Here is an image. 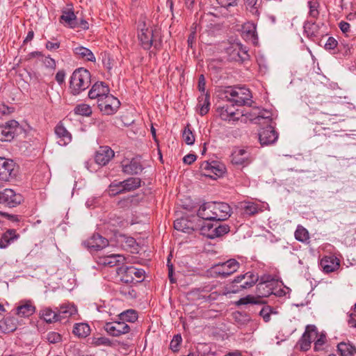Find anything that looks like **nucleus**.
Instances as JSON below:
<instances>
[{"instance_id":"obj_1","label":"nucleus","mask_w":356,"mask_h":356,"mask_svg":"<svg viewBox=\"0 0 356 356\" xmlns=\"http://www.w3.org/2000/svg\"><path fill=\"white\" fill-rule=\"evenodd\" d=\"M159 31L146 17H141L138 24V37L142 47L149 49L154 44L156 47V38Z\"/></svg>"},{"instance_id":"obj_2","label":"nucleus","mask_w":356,"mask_h":356,"mask_svg":"<svg viewBox=\"0 0 356 356\" xmlns=\"http://www.w3.org/2000/svg\"><path fill=\"white\" fill-rule=\"evenodd\" d=\"M90 73L88 70L83 67L76 70L70 77L71 93L77 95L86 90L90 85Z\"/></svg>"},{"instance_id":"obj_3","label":"nucleus","mask_w":356,"mask_h":356,"mask_svg":"<svg viewBox=\"0 0 356 356\" xmlns=\"http://www.w3.org/2000/svg\"><path fill=\"white\" fill-rule=\"evenodd\" d=\"M227 97L230 102L238 106L250 104L251 93L246 88H236L226 92Z\"/></svg>"},{"instance_id":"obj_4","label":"nucleus","mask_w":356,"mask_h":356,"mask_svg":"<svg viewBox=\"0 0 356 356\" xmlns=\"http://www.w3.org/2000/svg\"><path fill=\"white\" fill-rule=\"evenodd\" d=\"M225 51L228 55L229 59L232 61L243 62L249 58L246 47H243L241 43L238 41L229 42Z\"/></svg>"},{"instance_id":"obj_5","label":"nucleus","mask_w":356,"mask_h":356,"mask_svg":"<svg viewBox=\"0 0 356 356\" xmlns=\"http://www.w3.org/2000/svg\"><path fill=\"white\" fill-rule=\"evenodd\" d=\"M23 128L15 120H8L1 126V142H10L23 132Z\"/></svg>"},{"instance_id":"obj_6","label":"nucleus","mask_w":356,"mask_h":356,"mask_svg":"<svg viewBox=\"0 0 356 356\" xmlns=\"http://www.w3.org/2000/svg\"><path fill=\"white\" fill-rule=\"evenodd\" d=\"M100 111L105 115L115 113L120 106V101L110 93L97 102Z\"/></svg>"},{"instance_id":"obj_7","label":"nucleus","mask_w":356,"mask_h":356,"mask_svg":"<svg viewBox=\"0 0 356 356\" xmlns=\"http://www.w3.org/2000/svg\"><path fill=\"white\" fill-rule=\"evenodd\" d=\"M1 181H10L15 179L18 173V165L13 160L3 159L1 161Z\"/></svg>"},{"instance_id":"obj_8","label":"nucleus","mask_w":356,"mask_h":356,"mask_svg":"<svg viewBox=\"0 0 356 356\" xmlns=\"http://www.w3.org/2000/svg\"><path fill=\"white\" fill-rule=\"evenodd\" d=\"M104 328L105 331L113 337H120L129 332L130 327L123 321L118 318V321L106 322Z\"/></svg>"},{"instance_id":"obj_9","label":"nucleus","mask_w":356,"mask_h":356,"mask_svg":"<svg viewBox=\"0 0 356 356\" xmlns=\"http://www.w3.org/2000/svg\"><path fill=\"white\" fill-rule=\"evenodd\" d=\"M238 268L239 263L236 259H231L215 265L212 269L214 273L225 277L236 272Z\"/></svg>"},{"instance_id":"obj_10","label":"nucleus","mask_w":356,"mask_h":356,"mask_svg":"<svg viewBox=\"0 0 356 356\" xmlns=\"http://www.w3.org/2000/svg\"><path fill=\"white\" fill-rule=\"evenodd\" d=\"M232 163L234 165L245 167L253 160L251 153L247 149L236 148L231 155Z\"/></svg>"},{"instance_id":"obj_11","label":"nucleus","mask_w":356,"mask_h":356,"mask_svg":"<svg viewBox=\"0 0 356 356\" xmlns=\"http://www.w3.org/2000/svg\"><path fill=\"white\" fill-rule=\"evenodd\" d=\"M318 337V332L315 325H309L306 327L305 332H304L302 338L299 341L300 349L302 350H307L312 342Z\"/></svg>"},{"instance_id":"obj_12","label":"nucleus","mask_w":356,"mask_h":356,"mask_svg":"<svg viewBox=\"0 0 356 356\" xmlns=\"http://www.w3.org/2000/svg\"><path fill=\"white\" fill-rule=\"evenodd\" d=\"M23 201L22 196L15 193L13 189L6 188L1 192V204L8 207H15Z\"/></svg>"},{"instance_id":"obj_13","label":"nucleus","mask_w":356,"mask_h":356,"mask_svg":"<svg viewBox=\"0 0 356 356\" xmlns=\"http://www.w3.org/2000/svg\"><path fill=\"white\" fill-rule=\"evenodd\" d=\"M213 210L215 221H222L227 219L231 215V208L228 204L225 202H211Z\"/></svg>"},{"instance_id":"obj_14","label":"nucleus","mask_w":356,"mask_h":356,"mask_svg":"<svg viewBox=\"0 0 356 356\" xmlns=\"http://www.w3.org/2000/svg\"><path fill=\"white\" fill-rule=\"evenodd\" d=\"M278 138V134L271 125L264 128L259 133V140L262 146L273 144Z\"/></svg>"},{"instance_id":"obj_15","label":"nucleus","mask_w":356,"mask_h":356,"mask_svg":"<svg viewBox=\"0 0 356 356\" xmlns=\"http://www.w3.org/2000/svg\"><path fill=\"white\" fill-rule=\"evenodd\" d=\"M124 261V256L119 254H111L108 255H100L97 258V262L99 265L107 267H113L123 264Z\"/></svg>"},{"instance_id":"obj_16","label":"nucleus","mask_w":356,"mask_h":356,"mask_svg":"<svg viewBox=\"0 0 356 356\" xmlns=\"http://www.w3.org/2000/svg\"><path fill=\"white\" fill-rule=\"evenodd\" d=\"M237 110L235 108L233 104L231 105H223L222 106H219L216 109L217 115L225 121H237L238 120V117L236 115L238 113H236Z\"/></svg>"},{"instance_id":"obj_17","label":"nucleus","mask_w":356,"mask_h":356,"mask_svg":"<svg viewBox=\"0 0 356 356\" xmlns=\"http://www.w3.org/2000/svg\"><path fill=\"white\" fill-rule=\"evenodd\" d=\"M84 245L91 252L98 251L106 248L108 245V241L99 234H96L86 241Z\"/></svg>"},{"instance_id":"obj_18","label":"nucleus","mask_w":356,"mask_h":356,"mask_svg":"<svg viewBox=\"0 0 356 356\" xmlns=\"http://www.w3.org/2000/svg\"><path fill=\"white\" fill-rule=\"evenodd\" d=\"M110 90L108 86L104 82H97L89 90L88 97L90 99H96L97 102L108 95Z\"/></svg>"},{"instance_id":"obj_19","label":"nucleus","mask_w":356,"mask_h":356,"mask_svg":"<svg viewBox=\"0 0 356 356\" xmlns=\"http://www.w3.org/2000/svg\"><path fill=\"white\" fill-rule=\"evenodd\" d=\"M113 156L114 152L110 147H101L95 154V162L100 165H105Z\"/></svg>"},{"instance_id":"obj_20","label":"nucleus","mask_w":356,"mask_h":356,"mask_svg":"<svg viewBox=\"0 0 356 356\" xmlns=\"http://www.w3.org/2000/svg\"><path fill=\"white\" fill-rule=\"evenodd\" d=\"M321 266L324 272L331 273L337 269L339 266V261L334 256H325L321 260Z\"/></svg>"},{"instance_id":"obj_21","label":"nucleus","mask_w":356,"mask_h":356,"mask_svg":"<svg viewBox=\"0 0 356 356\" xmlns=\"http://www.w3.org/2000/svg\"><path fill=\"white\" fill-rule=\"evenodd\" d=\"M123 172L127 175H138L143 170V167L139 161L132 159L128 163L122 165Z\"/></svg>"},{"instance_id":"obj_22","label":"nucleus","mask_w":356,"mask_h":356,"mask_svg":"<svg viewBox=\"0 0 356 356\" xmlns=\"http://www.w3.org/2000/svg\"><path fill=\"white\" fill-rule=\"evenodd\" d=\"M35 310V307L31 301H22L17 308V314L21 317H28L32 315Z\"/></svg>"},{"instance_id":"obj_23","label":"nucleus","mask_w":356,"mask_h":356,"mask_svg":"<svg viewBox=\"0 0 356 356\" xmlns=\"http://www.w3.org/2000/svg\"><path fill=\"white\" fill-rule=\"evenodd\" d=\"M57 309V315L59 317V321L68 318L77 312V309L74 305L63 304L61 305L59 309Z\"/></svg>"},{"instance_id":"obj_24","label":"nucleus","mask_w":356,"mask_h":356,"mask_svg":"<svg viewBox=\"0 0 356 356\" xmlns=\"http://www.w3.org/2000/svg\"><path fill=\"white\" fill-rule=\"evenodd\" d=\"M212 207L211 202H207L200 206L197 211V216L202 220H215L213 210L210 209Z\"/></svg>"},{"instance_id":"obj_25","label":"nucleus","mask_w":356,"mask_h":356,"mask_svg":"<svg viewBox=\"0 0 356 356\" xmlns=\"http://www.w3.org/2000/svg\"><path fill=\"white\" fill-rule=\"evenodd\" d=\"M74 53L79 58L87 61L95 62L96 59L93 53L86 47L82 46L77 47L74 49Z\"/></svg>"},{"instance_id":"obj_26","label":"nucleus","mask_w":356,"mask_h":356,"mask_svg":"<svg viewBox=\"0 0 356 356\" xmlns=\"http://www.w3.org/2000/svg\"><path fill=\"white\" fill-rule=\"evenodd\" d=\"M55 133L59 138L58 143L65 145L71 141V135L67 130L62 125L58 124L55 128Z\"/></svg>"},{"instance_id":"obj_27","label":"nucleus","mask_w":356,"mask_h":356,"mask_svg":"<svg viewBox=\"0 0 356 356\" xmlns=\"http://www.w3.org/2000/svg\"><path fill=\"white\" fill-rule=\"evenodd\" d=\"M117 273L121 282L125 284H131L135 282V277L131 274V266H122L117 270Z\"/></svg>"},{"instance_id":"obj_28","label":"nucleus","mask_w":356,"mask_h":356,"mask_svg":"<svg viewBox=\"0 0 356 356\" xmlns=\"http://www.w3.org/2000/svg\"><path fill=\"white\" fill-rule=\"evenodd\" d=\"M76 17L71 9L63 10L60 16V21L63 22L70 28H76L78 25Z\"/></svg>"},{"instance_id":"obj_29","label":"nucleus","mask_w":356,"mask_h":356,"mask_svg":"<svg viewBox=\"0 0 356 356\" xmlns=\"http://www.w3.org/2000/svg\"><path fill=\"white\" fill-rule=\"evenodd\" d=\"M200 227L201 234L207 238H213V234L214 232V227H216L215 220H202L199 224Z\"/></svg>"},{"instance_id":"obj_30","label":"nucleus","mask_w":356,"mask_h":356,"mask_svg":"<svg viewBox=\"0 0 356 356\" xmlns=\"http://www.w3.org/2000/svg\"><path fill=\"white\" fill-rule=\"evenodd\" d=\"M40 318L48 323H54L59 321L57 315V310H52L50 307H44L40 312Z\"/></svg>"},{"instance_id":"obj_31","label":"nucleus","mask_w":356,"mask_h":356,"mask_svg":"<svg viewBox=\"0 0 356 356\" xmlns=\"http://www.w3.org/2000/svg\"><path fill=\"white\" fill-rule=\"evenodd\" d=\"M217 284L213 282H211L200 286L197 289V291L200 293H211L208 298L212 300H216V297L221 293V291L217 289Z\"/></svg>"},{"instance_id":"obj_32","label":"nucleus","mask_w":356,"mask_h":356,"mask_svg":"<svg viewBox=\"0 0 356 356\" xmlns=\"http://www.w3.org/2000/svg\"><path fill=\"white\" fill-rule=\"evenodd\" d=\"M19 238V234H16V231L13 229H8L1 236V249L7 248L10 244L13 243Z\"/></svg>"},{"instance_id":"obj_33","label":"nucleus","mask_w":356,"mask_h":356,"mask_svg":"<svg viewBox=\"0 0 356 356\" xmlns=\"http://www.w3.org/2000/svg\"><path fill=\"white\" fill-rule=\"evenodd\" d=\"M124 192L137 189L140 186L141 180L138 177H130L123 181H120Z\"/></svg>"},{"instance_id":"obj_34","label":"nucleus","mask_w":356,"mask_h":356,"mask_svg":"<svg viewBox=\"0 0 356 356\" xmlns=\"http://www.w3.org/2000/svg\"><path fill=\"white\" fill-rule=\"evenodd\" d=\"M90 332V326L87 323H76L74 326L73 333L79 337H86Z\"/></svg>"},{"instance_id":"obj_35","label":"nucleus","mask_w":356,"mask_h":356,"mask_svg":"<svg viewBox=\"0 0 356 356\" xmlns=\"http://www.w3.org/2000/svg\"><path fill=\"white\" fill-rule=\"evenodd\" d=\"M337 348L341 356H354L356 353V348L349 343L341 342Z\"/></svg>"},{"instance_id":"obj_36","label":"nucleus","mask_w":356,"mask_h":356,"mask_svg":"<svg viewBox=\"0 0 356 356\" xmlns=\"http://www.w3.org/2000/svg\"><path fill=\"white\" fill-rule=\"evenodd\" d=\"M241 209L244 213L248 216H252L262 211L259 205L252 202H245L241 204Z\"/></svg>"},{"instance_id":"obj_37","label":"nucleus","mask_w":356,"mask_h":356,"mask_svg":"<svg viewBox=\"0 0 356 356\" xmlns=\"http://www.w3.org/2000/svg\"><path fill=\"white\" fill-rule=\"evenodd\" d=\"M17 328V321L13 316H6L3 321V326L1 325V331L5 333L13 332Z\"/></svg>"},{"instance_id":"obj_38","label":"nucleus","mask_w":356,"mask_h":356,"mask_svg":"<svg viewBox=\"0 0 356 356\" xmlns=\"http://www.w3.org/2000/svg\"><path fill=\"white\" fill-rule=\"evenodd\" d=\"M257 290L259 298L267 297L273 293L272 288L266 281L261 282L257 286Z\"/></svg>"},{"instance_id":"obj_39","label":"nucleus","mask_w":356,"mask_h":356,"mask_svg":"<svg viewBox=\"0 0 356 356\" xmlns=\"http://www.w3.org/2000/svg\"><path fill=\"white\" fill-rule=\"evenodd\" d=\"M118 318L124 322H131L134 323L138 319V314L134 309H128L120 313L118 315Z\"/></svg>"},{"instance_id":"obj_40","label":"nucleus","mask_w":356,"mask_h":356,"mask_svg":"<svg viewBox=\"0 0 356 356\" xmlns=\"http://www.w3.org/2000/svg\"><path fill=\"white\" fill-rule=\"evenodd\" d=\"M243 33L247 38L252 40L253 42L257 40L256 27L253 24L248 23L243 27Z\"/></svg>"},{"instance_id":"obj_41","label":"nucleus","mask_w":356,"mask_h":356,"mask_svg":"<svg viewBox=\"0 0 356 356\" xmlns=\"http://www.w3.org/2000/svg\"><path fill=\"white\" fill-rule=\"evenodd\" d=\"M209 98L207 95H202L199 97L198 106L200 108V114L204 115L207 114L209 110Z\"/></svg>"},{"instance_id":"obj_42","label":"nucleus","mask_w":356,"mask_h":356,"mask_svg":"<svg viewBox=\"0 0 356 356\" xmlns=\"http://www.w3.org/2000/svg\"><path fill=\"white\" fill-rule=\"evenodd\" d=\"M174 227L176 230L183 232H189L191 229L189 222L184 218L177 219L174 222Z\"/></svg>"},{"instance_id":"obj_43","label":"nucleus","mask_w":356,"mask_h":356,"mask_svg":"<svg viewBox=\"0 0 356 356\" xmlns=\"http://www.w3.org/2000/svg\"><path fill=\"white\" fill-rule=\"evenodd\" d=\"M229 232V227L225 224H220L219 221H216V227L213 234V238L221 236Z\"/></svg>"},{"instance_id":"obj_44","label":"nucleus","mask_w":356,"mask_h":356,"mask_svg":"<svg viewBox=\"0 0 356 356\" xmlns=\"http://www.w3.org/2000/svg\"><path fill=\"white\" fill-rule=\"evenodd\" d=\"M74 113L83 116H90L92 114L91 107L86 104H81L75 106Z\"/></svg>"},{"instance_id":"obj_45","label":"nucleus","mask_w":356,"mask_h":356,"mask_svg":"<svg viewBox=\"0 0 356 356\" xmlns=\"http://www.w3.org/2000/svg\"><path fill=\"white\" fill-rule=\"evenodd\" d=\"M295 238L299 241L306 242L309 239V232L302 226H298L295 232Z\"/></svg>"},{"instance_id":"obj_46","label":"nucleus","mask_w":356,"mask_h":356,"mask_svg":"<svg viewBox=\"0 0 356 356\" xmlns=\"http://www.w3.org/2000/svg\"><path fill=\"white\" fill-rule=\"evenodd\" d=\"M246 277H250V281L243 280L242 282L239 283V287L242 289L252 287L259 280L257 274H248Z\"/></svg>"},{"instance_id":"obj_47","label":"nucleus","mask_w":356,"mask_h":356,"mask_svg":"<svg viewBox=\"0 0 356 356\" xmlns=\"http://www.w3.org/2000/svg\"><path fill=\"white\" fill-rule=\"evenodd\" d=\"M182 137L184 141L188 145H191L194 144L195 142V136L191 131V130L188 128V127H186L182 134Z\"/></svg>"},{"instance_id":"obj_48","label":"nucleus","mask_w":356,"mask_h":356,"mask_svg":"<svg viewBox=\"0 0 356 356\" xmlns=\"http://www.w3.org/2000/svg\"><path fill=\"white\" fill-rule=\"evenodd\" d=\"M124 190L121 184V182L112 183L109 186L108 193L111 196H115L119 193H124Z\"/></svg>"},{"instance_id":"obj_49","label":"nucleus","mask_w":356,"mask_h":356,"mask_svg":"<svg viewBox=\"0 0 356 356\" xmlns=\"http://www.w3.org/2000/svg\"><path fill=\"white\" fill-rule=\"evenodd\" d=\"M201 168L204 170H210L214 175L220 176L223 173V169L219 167L211 165L208 162H204L202 164Z\"/></svg>"},{"instance_id":"obj_50","label":"nucleus","mask_w":356,"mask_h":356,"mask_svg":"<svg viewBox=\"0 0 356 356\" xmlns=\"http://www.w3.org/2000/svg\"><path fill=\"white\" fill-rule=\"evenodd\" d=\"M92 343L97 346H111L112 345V342L111 341V340L106 337H94L92 339Z\"/></svg>"},{"instance_id":"obj_51","label":"nucleus","mask_w":356,"mask_h":356,"mask_svg":"<svg viewBox=\"0 0 356 356\" xmlns=\"http://www.w3.org/2000/svg\"><path fill=\"white\" fill-rule=\"evenodd\" d=\"M181 341H182V338L180 334H177V335L174 336L173 339L170 341V348L173 352L178 351Z\"/></svg>"},{"instance_id":"obj_52","label":"nucleus","mask_w":356,"mask_h":356,"mask_svg":"<svg viewBox=\"0 0 356 356\" xmlns=\"http://www.w3.org/2000/svg\"><path fill=\"white\" fill-rule=\"evenodd\" d=\"M326 341L325 334L323 333H318V337L314 340V349L320 350L323 348V346Z\"/></svg>"},{"instance_id":"obj_53","label":"nucleus","mask_w":356,"mask_h":356,"mask_svg":"<svg viewBox=\"0 0 356 356\" xmlns=\"http://www.w3.org/2000/svg\"><path fill=\"white\" fill-rule=\"evenodd\" d=\"M259 300L258 298H255L252 296H247L245 298H242L238 300V304L240 305H247V304H259Z\"/></svg>"},{"instance_id":"obj_54","label":"nucleus","mask_w":356,"mask_h":356,"mask_svg":"<svg viewBox=\"0 0 356 356\" xmlns=\"http://www.w3.org/2000/svg\"><path fill=\"white\" fill-rule=\"evenodd\" d=\"M305 31L307 33L309 36L313 37L316 36V32L317 31V26L315 24L307 23L305 24Z\"/></svg>"},{"instance_id":"obj_55","label":"nucleus","mask_w":356,"mask_h":356,"mask_svg":"<svg viewBox=\"0 0 356 356\" xmlns=\"http://www.w3.org/2000/svg\"><path fill=\"white\" fill-rule=\"evenodd\" d=\"M273 313V308L270 306L264 307L259 312L260 316L264 318L266 322L270 321V314Z\"/></svg>"},{"instance_id":"obj_56","label":"nucleus","mask_w":356,"mask_h":356,"mask_svg":"<svg viewBox=\"0 0 356 356\" xmlns=\"http://www.w3.org/2000/svg\"><path fill=\"white\" fill-rule=\"evenodd\" d=\"M47 339L51 343H56L60 341L61 336L55 332H50L47 335Z\"/></svg>"},{"instance_id":"obj_57","label":"nucleus","mask_w":356,"mask_h":356,"mask_svg":"<svg viewBox=\"0 0 356 356\" xmlns=\"http://www.w3.org/2000/svg\"><path fill=\"white\" fill-rule=\"evenodd\" d=\"M131 274L134 275L135 282H138L139 280H137L136 279H142L144 276L145 271L143 269L136 268V267L131 266Z\"/></svg>"},{"instance_id":"obj_58","label":"nucleus","mask_w":356,"mask_h":356,"mask_svg":"<svg viewBox=\"0 0 356 356\" xmlns=\"http://www.w3.org/2000/svg\"><path fill=\"white\" fill-rule=\"evenodd\" d=\"M238 1V0H216L218 4L227 9L236 6L237 5Z\"/></svg>"},{"instance_id":"obj_59","label":"nucleus","mask_w":356,"mask_h":356,"mask_svg":"<svg viewBox=\"0 0 356 356\" xmlns=\"http://www.w3.org/2000/svg\"><path fill=\"white\" fill-rule=\"evenodd\" d=\"M339 27L344 34L348 35L349 33L350 32V26L348 22L344 21L340 22L339 23Z\"/></svg>"},{"instance_id":"obj_60","label":"nucleus","mask_w":356,"mask_h":356,"mask_svg":"<svg viewBox=\"0 0 356 356\" xmlns=\"http://www.w3.org/2000/svg\"><path fill=\"white\" fill-rule=\"evenodd\" d=\"M337 44V40L334 38L330 37L327 39L326 43L325 44V48L326 49H334L336 47Z\"/></svg>"},{"instance_id":"obj_61","label":"nucleus","mask_w":356,"mask_h":356,"mask_svg":"<svg viewBox=\"0 0 356 356\" xmlns=\"http://www.w3.org/2000/svg\"><path fill=\"white\" fill-rule=\"evenodd\" d=\"M248 274H254V273L253 272H248L245 274L240 275L239 276L236 277L234 280L233 283H241V282H242L243 280L250 281L251 278L249 277H246V275H248Z\"/></svg>"},{"instance_id":"obj_62","label":"nucleus","mask_w":356,"mask_h":356,"mask_svg":"<svg viewBox=\"0 0 356 356\" xmlns=\"http://www.w3.org/2000/svg\"><path fill=\"white\" fill-rule=\"evenodd\" d=\"M56 80L58 84L61 85L64 83L65 79V73L64 71H58L56 74Z\"/></svg>"},{"instance_id":"obj_63","label":"nucleus","mask_w":356,"mask_h":356,"mask_svg":"<svg viewBox=\"0 0 356 356\" xmlns=\"http://www.w3.org/2000/svg\"><path fill=\"white\" fill-rule=\"evenodd\" d=\"M196 160V156L193 154H188L183 158V161L186 164H191Z\"/></svg>"},{"instance_id":"obj_64","label":"nucleus","mask_w":356,"mask_h":356,"mask_svg":"<svg viewBox=\"0 0 356 356\" xmlns=\"http://www.w3.org/2000/svg\"><path fill=\"white\" fill-rule=\"evenodd\" d=\"M103 64L106 69L111 70L113 67V64L111 63V58L109 55H105L103 58Z\"/></svg>"}]
</instances>
